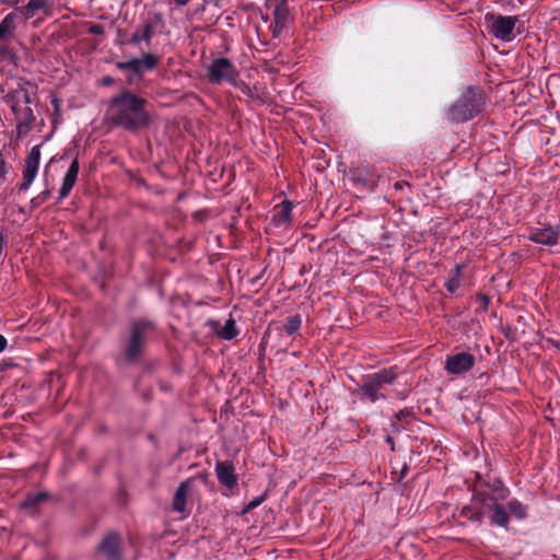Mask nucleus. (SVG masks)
Instances as JSON below:
<instances>
[{
  "label": "nucleus",
  "mask_w": 560,
  "mask_h": 560,
  "mask_svg": "<svg viewBox=\"0 0 560 560\" xmlns=\"http://www.w3.org/2000/svg\"><path fill=\"white\" fill-rule=\"evenodd\" d=\"M16 120V127L19 135L26 133L35 121L33 110L28 106L20 107L16 112H13Z\"/></svg>",
  "instance_id": "412c9836"
},
{
  "label": "nucleus",
  "mask_w": 560,
  "mask_h": 560,
  "mask_svg": "<svg viewBox=\"0 0 560 560\" xmlns=\"http://www.w3.org/2000/svg\"><path fill=\"white\" fill-rule=\"evenodd\" d=\"M475 363L476 359L474 354L469 352H458L446 358L444 369L448 374L460 375L471 370Z\"/></svg>",
  "instance_id": "9b49d317"
},
{
  "label": "nucleus",
  "mask_w": 560,
  "mask_h": 560,
  "mask_svg": "<svg viewBox=\"0 0 560 560\" xmlns=\"http://www.w3.org/2000/svg\"><path fill=\"white\" fill-rule=\"evenodd\" d=\"M267 498V493L264 492L262 494L255 497L253 500H250L244 508L243 514L250 512L252 510L258 508Z\"/></svg>",
  "instance_id": "c85d7f7f"
},
{
  "label": "nucleus",
  "mask_w": 560,
  "mask_h": 560,
  "mask_svg": "<svg viewBox=\"0 0 560 560\" xmlns=\"http://www.w3.org/2000/svg\"><path fill=\"white\" fill-rule=\"evenodd\" d=\"M408 469H409V468H408L407 464H405V465L402 466L401 470H400V475H399V478L397 479V481H401V480L405 478V476H406V475H407V472H408Z\"/></svg>",
  "instance_id": "e433bc0d"
},
{
  "label": "nucleus",
  "mask_w": 560,
  "mask_h": 560,
  "mask_svg": "<svg viewBox=\"0 0 560 560\" xmlns=\"http://www.w3.org/2000/svg\"><path fill=\"white\" fill-rule=\"evenodd\" d=\"M36 94V88L30 82L19 84L16 89L11 90L4 96L5 103L11 107L12 112H16L23 104L27 105L33 102L32 95Z\"/></svg>",
  "instance_id": "1a4fd4ad"
},
{
  "label": "nucleus",
  "mask_w": 560,
  "mask_h": 560,
  "mask_svg": "<svg viewBox=\"0 0 560 560\" xmlns=\"http://www.w3.org/2000/svg\"><path fill=\"white\" fill-rule=\"evenodd\" d=\"M398 397H399L400 399H405V395H404V394H401V393H398Z\"/></svg>",
  "instance_id": "49530a36"
},
{
  "label": "nucleus",
  "mask_w": 560,
  "mask_h": 560,
  "mask_svg": "<svg viewBox=\"0 0 560 560\" xmlns=\"http://www.w3.org/2000/svg\"><path fill=\"white\" fill-rule=\"evenodd\" d=\"M215 474L219 482L226 487L233 488L237 483V477L232 463L230 462H218L215 465Z\"/></svg>",
  "instance_id": "f3484780"
},
{
  "label": "nucleus",
  "mask_w": 560,
  "mask_h": 560,
  "mask_svg": "<svg viewBox=\"0 0 560 560\" xmlns=\"http://www.w3.org/2000/svg\"><path fill=\"white\" fill-rule=\"evenodd\" d=\"M485 104V91L480 86L469 85L448 107L447 114L451 120L456 122H465L480 114Z\"/></svg>",
  "instance_id": "20e7f679"
},
{
  "label": "nucleus",
  "mask_w": 560,
  "mask_h": 560,
  "mask_svg": "<svg viewBox=\"0 0 560 560\" xmlns=\"http://www.w3.org/2000/svg\"><path fill=\"white\" fill-rule=\"evenodd\" d=\"M7 173V163L3 160H0V186L4 183Z\"/></svg>",
  "instance_id": "7c9ffc66"
},
{
  "label": "nucleus",
  "mask_w": 560,
  "mask_h": 560,
  "mask_svg": "<svg viewBox=\"0 0 560 560\" xmlns=\"http://www.w3.org/2000/svg\"><path fill=\"white\" fill-rule=\"evenodd\" d=\"M485 22L489 33L492 34L495 38L502 42H511L514 38L513 31L516 23L518 22V16L501 15L493 12H488L485 15Z\"/></svg>",
  "instance_id": "0eeeda50"
},
{
  "label": "nucleus",
  "mask_w": 560,
  "mask_h": 560,
  "mask_svg": "<svg viewBox=\"0 0 560 560\" xmlns=\"http://www.w3.org/2000/svg\"><path fill=\"white\" fill-rule=\"evenodd\" d=\"M40 160V145H34L25 159L23 182L18 186L19 191H25L35 179Z\"/></svg>",
  "instance_id": "9d476101"
},
{
  "label": "nucleus",
  "mask_w": 560,
  "mask_h": 560,
  "mask_svg": "<svg viewBox=\"0 0 560 560\" xmlns=\"http://www.w3.org/2000/svg\"><path fill=\"white\" fill-rule=\"evenodd\" d=\"M240 72L235 65L228 58L220 57L212 60L207 68V78L213 84L228 82L237 85Z\"/></svg>",
  "instance_id": "6e6552de"
},
{
  "label": "nucleus",
  "mask_w": 560,
  "mask_h": 560,
  "mask_svg": "<svg viewBox=\"0 0 560 560\" xmlns=\"http://www.w3.org/2000/svg\"><path fill=\"white\" fill-rule=\"evenodd\" d=\"M273 35H279L291 20L288 0H279L273 8Z\"/></svg>",
  "instance_id": "2eb2a0df"
},
{
  "label": "nucleus",
  "mask_w": 560,
  "mask_h": 560,
  "mask_svg": "<svg viewBox=\"0 0 560 560\" xmlns=\"http://www.w3.org/2000/svg\"><path fill=\"white\" fill-rule=\"evenodd\" d=\"M97 552L106 560H122L121 538L117 533H108L100 542Z\"/></svg>",
  "instance_id": "f8f14e48"
},
{
  "label": "nucleus",
  "mask_w": 560,
  "mask_h": 560,
  "mask_svg": "<svg viewBox=\"0 0 560 560\" xmlns=\"http://www.w3.org/2000/svg\"><path fill=\"white\" fill-rule=\"evenodd\" d=\"M460 273H462V266L460 265H456L454 270H453V276L452 277H457V279H459Z\"/></svg>",
  "instance_id": "4c0bfd02"
},
{
  "label": "nucleus",
  "mask_w": 560,
  "mask_h": 560,
  "mask_svg": "<svg viewBox=\"0 0 560 560\" xmlns=\"http://www.w3.org/2000/svg\"><path fill=\"white\" fill-rule=\"evenodd\" d=\"M47 492H37L34 494H28L26 499L21 503V506L23 509H34L36 508L40 502L48 499Z\"/></svg>",
  "instance_id": "393cba45"
},
{
  "label": "nucleus",
  "mask_w": 560,
  "mask_h": 560,
  "mask_svg": "<svg viewBox=\"0 0 560 560\" xmlns=\"http://www.w3.org/2000/svg\"><path fill=\"white\" fill-rule=\"evenodd\" d=\"M445 287H446V290L450 292V293H455L456 290L460 287V281L459 279H457V277H451L446 282H445Z\"/></svg>",
  "instance_id": "c756f323"
},
{
  "label": "nucleus",
  "mask_w": 560,
  "mask_h": 560,
  "mask_svg": "<svg viewBox=\"0 0 560 560\" xmlns=\"http://www.w3.org/2000/svg\"><path fill=\"white\" fill-rule=\"evenodd\" d=\"M19 13L13 11L7 14L0 22V54H5L8 45L14 37Z\"/></svg>",
  "instance_id": "ddd939ff"
},
{
  "label": "nucleus",
  "mask_w": 560,
  "mask_h": 560,
  "mask_svg": "<svg viewBox=\"0 0 560 560\" xmlns=\"http://www.w3.org/2000/svg\"><path fill=\"white\" fill-rule=\"evenodd\" d=\"M559 237L558 230L549 226L544 229H535L528 235V240L547 246H553L557 244Z\"/></svg>",
  "instance_id": "a211bd4d"
},
{
  "label": "nucleus",
  "mask_w": 560,
  "mask_h": 560,
  "mask_svg": "<svg viewBox=\"0 0 560 560\" xmlns=\"http://www.w3.org/2000/svg\"><path fill=\"white\" fill-rule=\"evenodd\" d=\"M192 480L186 479L182 481L175 491L173 498V510L178 513H183L186 511V500L187 495L191 489Z\"/></svg>",
  "instance_id": "4be33fe9"
},
{
  "label": "nucleus",
  "mask_w": 560,
  "mask_h": 560,
  "mask_svg": "<svg viewBox=\"0 0 560 560\" xmlns=\"http://www.w3.org/2000/svg\"><path fill=\"white\" fill-rule=\"evenodd\" d=\"M162 22V15L160 13H155L152 19L145 22L142 28H137L132 34L128 44L137 46L141 42H145L148 46H150L151 40L154 35V26Z\"/></svg>",
  "instance_id": "4468645a"
},
{
  "label": "nucleus",
  "mask_w": 560,
  "mask_h": 560,
  "mask_svg": "<svg viewBox=\"0 0 560 560\" xmlns=\"http://www.w3.org/2000/svg\"><path fill=\"white\" fill-rule=\"evenodd\" d=\"M7 245L4 236L0 233V255L2 254L4 247Z\"/></svg>",
  "instance_id": "79ce46f5"
},
{
  "label": "nucleus",
  "mask_w": 560,
  "mask_h": 560,
  "mask_svg": "<svg viewBox=\"0 0 560 560\" xmlns=\"http://www.w3.org/2000/svg\"><path fill=\"white\" fill-rule=\"evenodd\" d=\"M7 347V339L4 336L0 335V353L5 349Z\"/></svg>",
  "instance_id": "a19ab883"
},
{
  "label": "nucleus",
  "mask_w": 560,
  "mask_h": 560,
  "mask_svg": "<svg viewBox=\"0 0 560 560\" xmlns=\"http://www.w3.org/2000/svg\"><path fill=\"white\" fill-rule=\"evenodd\" d=\"M460 515L477 523L488 516L490 525L509 529L510 516L505 506L487 491L474 493L470 503L463 506Z\"/></svg>",
  "instance_id": "7ed1b4c3"
},
{
  "label": "nucleus",
  "mask_w": 560,
  "mask_h": 560,
  "mask_svg": "<svg viewBox=\"0 0 560 560\" xmlns=\"http://www.w3.org/2000/svg\"><path fill=\"white\" fill-rule=\"evenodd\" d=\"M208 325L212 328L217 336L223 340H232L240 334V330L236 327V322L232 316L226 319L224 326L221 329H219L220 324L217 320L211 319L208 322Z\"/></svg>",
  "instance_id": "6ab92c4d"
},
{
  "label": "nucleus",
  "mask_w": 560,
  "mask_h": 560,
  "mask_svg": "<svg viewBox=\"0 0 560 560\" xmlns=\"http://www.w3.org/2000/svg\"><path fill=\"white\" fill-rule=\"evenodd\" d=\"M508 508L509 511L518 520H523L527 515L526 506L516 499L509 501Z\"/></svg>",
  "instance_id": "bb28decb"
},
{
  "label": "nucleus",
  "mask_w": 560,
  "mask_h": 560,
  "mask_svg": "<svg viewBox=\"0 0 560 560\" xmlns=\"http://www.w3.org/2000/svg\"><path fill=\"white\" fill-rule=\"evenodd\" d=\"M89 32H90L91 34H93V35H102V34L104 33V28H103V26H102V25H100V24H93V25L90 27Z\"/></svg>",
  "instance_id": "2f4dec72"
},
{
  "label": "nucleus",
  "mask_w": 560,
  "mask_h": 560,
  "mask_svg": "<svg viewBox=\"0 0 560 560\" xmlns=\"http://www.w3.org/2000/svg\"><path fill=\"white\" fill-rule=\"evenodd\" d=\"M240 86H241L242 92L245 95H247L248 97H253L254 96L252 89L246 83L241 82Z\"/></svg>",
  "instance_id": "72a5a7b5"
},
{
  "label": "nucleus",
  "mask_w": 560,
  "mask_h": 560,
  "mask_svg": "<svg viewBox=\"0 0 560 560\" xmlns=\"http://www.w3.org/2000/svg\"><path fill=\"white\" fill-rule=\"evenodd\" d=\"M115 82H116L115 79L110 75H104L101 80V84L103 86H112L115 84Z\"/></svg>",
  "instance_id": "473e14b6"
},
{
  "label": "nucleus",
  "mask_w": 560,
  "mask_h": 560,
  "mask_svg": "<svg viewBox=\"0 0 560 560\" xmlns=\"http://www.w3.org/2000/svg\"><path fill=\"white\" fill-rule=\"evenodd\" d=\"M301 325L302 317L301 315L296 314L287 318L285 324L283 326V330L285 331L287 335L292 336L300 330Z\"/></svg>",
  "instance_id": "a878e982"
},
{
  "label": "nucleus",
  "mask_w": 560,
  "mask_h": 560,
  "mask_svg": "<svg viewBox=\"0 0 560 560\" xmlns=\"http://www.w3.org/2000/svg\"><path fill=\"white\" fill-rule=\"evenodd\" d=\"M386 443L390 445L392 450H394V445H395V442H394V439L392 436H386Z\"/></svg>",
  "instance_id": "c03bdc74"
},
{
  "label": "nucleus",
  "mask_w": 560,
  "mask_h": 560,
  "mask_svg": "<svg viewBox=\"0 0 560 560\" xmlns=\"http://www.w3.org/2000/svg\"><path fill=\"white\" fill-rule=\"evenodd\" d=\"M293 205L289 200H283L280 203V209L273 214L272 221L277 225L287 224L292 218Z\"/></svg>",
  "instance_id": "5701e85b"
},
{
  "label": "nucleus",
  "mask_w": 560,
  "mask_h": 560,
  "mask_svg": "<svg viewBox=\"0 0 560 560\" xmlns=\"http://www.w3.org/2000/svg\"><path fill=\"white\" fill-rule=\"evenodd\" d=\"M156 331L158 323L155 319L147 316L131 318L128 324V336L122 343L118 362L125 365L139 363L144 355L149 339Z\"/></svg>",
  "instance_id": "f03ea898"
},
{
  "label": "nucleus",
  "mask_w": 560,
  "mask_h": 560,
  "mask_svg": "<svg viewBox=\"0 0 560 560\" xmlns=\"http://www.w3.org/2000/svg\"><path fill=\"white\" fill-rule=\"evenodd\" d=\"M173 2L176 7H185L187 5L191 0H170Z\"/></svg>",
  "instance_id": "c9c22d12"
},
{
  "label": "nucleus",
  "mask_w": 560,
  "mask_h": 560,
  "mask_svg": "<svg viewBox=\"0 0 560 560\" xmlns=\"http://www.w3.org/2000/svg\"><path fill=\"white\" fill-rule=\"evenodd\" d=\"M353 182H354L355 184H360V185H362V186H369V184H370V180H368V179H365V178H363V177H361V176H357V177H354V178H353Z\"/></svg>",
  "instance_id": "f704fd0d"
},
{
  "label": "nucleus",
  "mask_w": 560,
  "mask_h": 560,
  "mask_svg": "<svg viewBox=\"0 0 560 560\" xmlns=\"http://www.w3.org/2000/svg\"><path fill=\"white\" fill-rule=\"evenodd\" d=\"M160 62V58L151 52L143 54L140 58H131L128 61H116L118 70L126 72V83L133 86L141 81L148 71H153Z\"/></svg>",
  "instance_id": "39448f33"
},
{
  "label": "nucleus",
  "mask_w": 560,
  "mask_h": 560,
  "mask_svg": "<svg viewBox=\"0 0 560 560\" xmlns=\"http://www.w3.org/2000/svg\"><path fill=\"white\" fill-rule=\"evenodd\" d=\"M51 104H52V106H54L55 112H56V113H58V112L60 110V101H59L58 98H56V97H55V98L51 101Z\"/></svg>",
  "instance_id": "58836bf2"
},
{
  "label": "nucleus",
  "mask_w": 560,
  "mask_h": 560,
  "mask_svg": "<svg viewBox=\"0 0 560 560\" xmlns=\"http://www.w3.org/2000/svg\"><path fill=\"white\" fill-rule=\"evenodd\" d=\"M50 197V190L46 189L31 200V208L36 209L45 203Z\"/></svg>",
  "instance_id": "cd10ccee"
},
{
  "label": "nucleus",
  "mask_w": 560,
  "mask_h": 560,
  "mask_svg": "<svg viewBox=\"0 0 560 560\" xmlns=\"http://www.w3.org/2000/svg\"><path fill=\"white\" fill-rule=\"evenodd\" d=\"M404 186H409V183L408 182H396L394 184V187L395 189L399 190V189H402Z\"/></svg>",
  "instance_id": "ea45409f"
},
{
  "label": "nucleus",
  "mask_w": 560,
  "mask_h": 560,
  "mask_svg": "<svg viewBox=\"0 0 560 560\" xmlns=\"http://www.w3.org/2000/svg\"><path fill=\"white\" fill-rule=\"evenodd\" d=\"M78 174H79V161H78V158H75L71 162L66 175L63 176L62 185L59 189V199H63L70 195V192L77 182Z\"/></svg>",
  "instance_id": "aec40b11"
},
{
  "label": "nucleus",
  "mask_w": 560,
  "mask_h": 560,
  "mask_svg": "<svg viewBox=\"0 0 560 560\" xmlns=\"http://www.w3.org/2000/svg\"><path fill=\"white\" fill-rule=\"evenodd\" d=\"M486 486V491L490 493L491 498H495L499 501L505 500L510 494V490L499 479L494 480L492 483H487Z\"/></svg>",
  "instance_id": "b1692460"
},
{
  "label": "nucleus",
  "mask_w": 560,
  "mask_h": 560,
  "mask_svg": "<svg viewBox=\"0 0 560 560\" xmlns=\"http://www.w3.org/2000/svg\"><path fill=\"white\" fill-rule=\"evenodd\" d=\"M54 5L52 0H28L26 5L18 7L15 12L25 20L32 19L37 12L48 14Z\"/></svg>",
  "instance_id": "dca6fc26"
},
{
  "label": "nucleus",
  "mask_w": 560,
  "mask_h": 560,
  "mask_svg": "<svg viewBox=\"0 0 560 560\" xmlns=\"http://www.w3.org/2000/svg\"><path fill=\"white\" fill-rule=\"evenodd\" d=\"M408 415H409L408 410H400L399 412L396 413V418L398 420H400L401 418H404L405 416H408Z\"/></svg>",
  "instance_id": "37998d69"
},
{
  "label": "nucleus",
  "mask_w": 560,
  "mask_h": 560,
  "mask_svg": "<svg viewBox=\"0 0 560 560\" xmlns=\"http://www.w3.org/2000/svg\"><path fill=\"white\" fill-rule=\"evenodd\" d=\"M399 374L398 366L383 369L377 373L368 375L364 383L360 386V392L369 401L375 402L378 399H386V395L382 392L384 385L395 383Z\"/></svg>",
  "instance_id": "423d86ee"
},
{
  "label": "nucleus",
  "mask_w": 560,
  "mask_h": 560,
  "mask_svg": "<svg viewBox=\"0 0 560 560\" xmlns=\"http://www.w3.org/2000/svg\"><path fill=\"white\" fill-rule=\"evenodd\" d=\"M148 100L128 89L112 96L108 104V121L125 131L137 133L149 128L152 122L147 109Z\"/></svg>",
  "instance_id": "f257e3e1"
},
{
  "label": "nucleus",
  "mask_w": 560,
  "mask_h": 560,
  "mask_svg": "<svg viewBox=\"0 0 560 560\" xmlns=\"http://www.w3.org/2000/svg\"><path fill=\"white\" fill-rule=\"evenodd\" d=\"M480 299L482 300L483 308H487L489 304V299L485 295H481Z\"/></svg>",
  "instance_id": "a18cd8bd"
}]
</instances>
